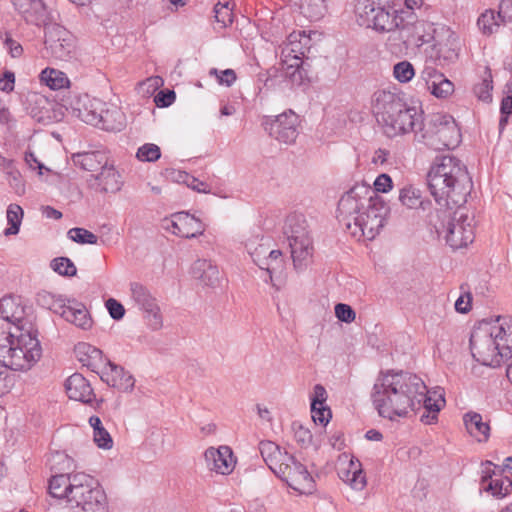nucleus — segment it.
<instances>
[{
    "instance_id": "1",
    "label": "nucleus",
    "mask_w": 512,
    "mask_h": 512,
    "mask_svg": "<svg viewBox=\"0 0 512 512\" xmlns=\"http://www.w3.org/2000/svg\"><path fill=\"white\" fill-rule=\"evenodd\" d=\"M425 392L424 381L406 371H381L374 383L371 398L378 414L394 420L415 410Z\"/></svg>"
},
{
    "instance_id": "2",
    "label": "nucleus",
    "mask_w": 512,
    "mask_h": 512,
    "mask_svg": "<svg viewBox=\"0 0 512 512\" xmlns=\"http://www.w3.org/2000/svg\"><path fill=\"white\" fill-rule=\"evenodd\" d=\"M427 184L440 208H460L467 202L473 183L467 167L450 155L436 157L428 174Z\"/></svg>"
},
{
    "instance_id": "3",
    "label": "nucleus",
    "mask_w": 512,
    "mask_h": 512,
    "mask_svg": "<svg viewBox=\"0 0 512 512\" xmlns=\"http://www.w3.org/2000/svg\"><path fill=\"white\" fill-rule=\"evenodd\" d=\"M373 110L377 121L389 137L416 132L423 126V112L409 106L399 94L380 90L374 94Z\"/></svg>"
},
{
    "instance_id": "4",
    "label": "nucleus",
    "mask_w": 512,
    "mask_h": 512,
    "mask_svg": "<svg viewBox=\"0 0 512 512\" xmlns=\"http://www.w3.org/2000/svg\"><path fill=\"white\" fill-rule=\"evenodd\" d=\"M425 18L417 22L416 29H422L419 36L421 44L433 42L427 52L429 59L436 65L444 67L454 63L459 57L460 43L457 35L445 24L438 23L437 13L429 6L424 7Z\"/></svg>"
},
{
    "instance_id": "5",
    "label": "nucleus",
    "mask_w": 512,
    "mask_h": 512,
    "mask_svg": "<svg viewBox=\"0 0 512 512\" xmlns=\"http://www.w3.org/2000/svg\"><path fill=\"white\" fill-rule=\"evenodd\" d=\"M0 347V360L14 371L30 369L41 357L38 333L32 325L25 330L10 331Z\"/></svg>"
},
{
    "instance_id": "6",
    "label": "nucleus",
    "mask_w": 512,
    "mask_h": 512,
    "mask_svg": "<svg viewBox=\"0 0 512 512\" xmlns=\"http://www.w3.org/2000/svg\"><path fill=\"white\" fill-rule=\"evenodd\" d=\"M451 208H440L430 214L429 222L433 226L438 237L445 239L446 243L453 249L467 247L474 241V229L472 220L458 211Z\"/></svg>"
},
{
    "instance_id": "7",
    "label": "nucleus",
    "mask_w": 512,
    "mask_h": 512,
    "mask_svg": "<svg viewBox=\"0 0 512 512\" xmlns=\"http://www.w3.org/2000/svg\"><path fill=\"white\" fill-rule=\"evenodd\" d=\"M460 138V130L455 120L449 115H433L416 132V141L435 151L453 149L460 143Z\"/></svg>"
},
{
    "instance_id": "8",
    "label": "nucleus",
    "mask_w": 512,
    "mask_h": 512,
    "mask_svg": "<svg viewBox=\"0 0 512 512\" xmlns=\"http://www.w3.org/2000/svg\"><path fill=\"white\" fill-rule=\"evenodd\" d=\"M283 229L291 249L293 265L301 271L307 266L313 250L305 216L300 213L289 214Z\"/></svg>"
},
{
    "instance_id": "9",
    "label": "nucleus",
    "mask_w": 512,
    "mask_h": 512,
    "mask_svg": "<svg viewBox=\"0 0 512 512\" xmlns=\"http://www.w3.org/2000/svg\"><path fill=\"white\" fill-rule=\"evenodd\" d=\"M377 195L372 187L366 183H356L338 201L337 219L346 230L351 229L356 221L362 219L366 208Z\"/></svg>"
},
{
    "instance_id": "10",
    "label": "nucleus",
    "mask_w": 512,
    "mask_h": 512,
    "mask_svg": "<svg viewBox=\"0 0 512 512\" xmlns=\"http://www.w3.org/2000/svg\"><path fill=\"white\" fill-rule=\"evenodd\" d=\"M497 339L490 324L483 323L475 327L470 335V350L473 358L485 366L495 367L504 360Z\"/></svg>"
},
{
    "instance_id": "11",
    "label": "nucleus",
    "mask_w": 512,
    "mask_h": 512,
    "mask_svg": "<svg viewBox=\"0 0 512 512\" xmlns=\"http://www.w3.org/2000/svg\"><path fill=\"white\" fill-rule=\"evenodd\" d=\"M396 13L397 10L390 12L380 6L378 0H357L355 4L358 24L380 32H389L398 27Z\"/></svg>"
},
{
    "instance_id": "12",
    "label": "nucleus",
    "mask_w": 512,
    "mask_h": 512,
    "mask_svg": "<svg viewBox=\"0 0 512 512\" xmlns=\"http://www.w3.org/2000/svg\"><path fill=\"white\" fill-rule=\"evenodd\" d=\"M389 207L385 201L377 195L366 208L362 219L356 221L348 232L358 240H373L380 233L385 225Z\"/></svg>"
},
{
    "instance_id": "13",
    "label": "nucleus",
    "mask_w": 512,
    "mask_h": 512,
    "mask_svg": "<svg viewBox=\"0 0 512 512\" xmlns=\"http://www.w3.org/2000/svg\"><path fill=\"white\" fill-rule=\"evenodd\" d=\"M307 40L305 35L301 32H293L284 43L281 50V63L284 70V75L288 78L292 85H301L306 76L303 68V57L305 50L301 45L300 38Z\"/></svg>"
},
{
    "instance_id": "14",
    "label": "nucleus",
    "mask_w": 512,
    "mask_h": 512,
    "mask_svg": "<svg viewBox=\"0 0 512 512\" xmlns=\"http://www.w3.org/2000/svg\"><path fill=\"white\" fill-rule=\"evenodd\" d=\"M80 485L74 490L71 507L81 508L84 512H106L108 500L105 491L97 481L87 475V479L81 480Z\"/></svg>"
},
{
    "instance_id": "15",
    "label": "nucleus",
    "mask_w": 512,
    "mask_h": 512,
    "mask_svg": "<svg viewBox=\"0 0 512 512\" xmlns=\"http://www.w3.org/2000/svg\"><path fill=\"white\" fill-rule=\"evenodd\" d=\"M45 48L57 60L69 61L76 53L75 37L63 26L49 25L45 32Z\"/></svg>"
},
{
    "instance_id": "16",
    "label": "nucleus",
    "mask_w": 512,
    "mask_h": 512,
    "mask_svg": "<svg viewBox=\"0 0 512 512\" xmlns=\"http://www.w3.org/2000/svg\"><path fill=\"white\" fill-rule=\"evenodd\" d=\"M262 126L270 137L284 144L294 143L299 134V118L292 110L285 111L275 117L265 116Z\"/></svg>"
},
{
    "instance_id": "17",
    "label": "nucleus",
    "mask_w": 512,
    "mask_h": 512,
    "mask_svg": "<svg viewBox=\"0 0 512 512\" xmlns=\"http://www.w3.org/2000/svg\"><path fill=\"white\" fill-rule=\"evenodd\" d=\"M275 475L300 494H312L315 482L307 468L292 455L290 462L283 461Z\"/></svg>"
},
{
    "instance_id": "18",
    "label": "nucleus",
    "mask_w": 512,
    "mask_h": 512,
    "mask_svg": "<svg viewBox=\"0 0 512 512\" xmlns=\"http://www.w3.org/2000/svg\"><path fill=\"white\" fill-rule=\"evenodd\" d=\"M131 299L135 305L144 313V318L152 330H158L163 325L160 308L156 298L150 290L138 282L130 284Z\"/></svg>"
},
{
    "instance_id": "19",
    "label": "nucleus",
    "mask_w": 512,
    "mask_h": 512,
    "mask_svg": "<svg viewBox=\"0 0 512 512\" xmlns=\"http://www.w3.org/2000/svg\"><path fill=\"white\" fill-rule=\"evenodd\" d=\"M246 249L254 263L268 273L269 281L272 282V274L283 268L282 252L280 250L268 251V247L264 244L254 247V243L251 241L246 243Z\"/></svg>"
},
{
    "instance_id": "20",
    "label": "nucleus",
    "mask_w": 512,
    "mask_h": 512,
    "mask_svg": "<svg viewBox=\"0 0 512 512\" xmlns=\"http://www.w3.org/2000/svg\"><path fill=\"white\" fill-rule=\"evenodd\" d=\"M104 106H106L105 102L84 94L76 97L71 102V111L73 116L87 124L95 126V124H98L100 113H103Z\"/></svg>"
},
{
    "instance_id": "21",
    "label": "nucleus",
    "mask_w": 512,
    "mask_h": 512,
    "mask_svg": "<svg viewBox=\"0 0 512 512\" xmlns=\"http://www.w3.org/2000/svg\"><path fill=\"white\" fill-rule=\"evenodd\" d=\"M166 229L174 235L190 239L202 235L205 225L200 219L183 211L172 215Z\"/></svg>"
},
{
    "instance_id": "22",
    "label": "nucleus",
    "mask_w": 512,
    "mask_h": 512,
    "mask_svg": "<svg viewBox=\"0 0 512 512\" xmlns=\"http://www.w3.org/2000/svg\"><path fill=\"white\" fill-rule=\"evenodd\" d=\"M25 307L14 297H4L0 300V318L14 331L25 330L29 323L25 318Z\"/></svg>"
},
{
    "instance_id": "23",
    "label": "nucleus",
    "mask_w": 512,
    "mask_h": 512,
    "mask_svg": "<svg viewBox=\"0 0 512 512\" xmlns=\"http://www.w3.org/2000/svg\"><path fill=\"white\" fill-rule=\"evenodd\" d=\"M11 2L27 23L47 26L51 21L50 13L42 0H11Z\"/></svg>"
},
{
    "instance_id": "24",
    "label": "nucleus",
    "mask_w": 512,
    "mask_h": 512,
    "mask_svg": "<svg viewBox=\"0 0 512 512\" xmlns=\"http://www.w3.org/2000/svg\"><path fill=\"white\" fill-rule=\"evenodd\" d=\"M85 479H87V474L85 473L54 475L49 481V493L52 497L65 499L70 504L72 498H74L73 492L76 485L78 487L80 481Z\"/></svg>"
},
{
    "instance_id": "25",
    "label": "nucleus",
    "mask_w": 512,
    "mask_h": 512,
    "mask_svg": "<svg viewBox=\"0 0 512 512\" xmlns=\"http://www.w3.org/2000/svg\"><path fill=\"white\" fill-rule=\"evenodd\" d=\"M206 466L221 475L230 474L235 467L233 452L229 446L210 447L204 452Z\"/></svg>"
},
{
    "instance_id": "26",
    "label": "nucleus",
    "mask_w": 512,
    "mask_h": 512,
    "mask_svg": "<svg viewBox=\"0 0 512 512\" xmlns=\"http://www.w3.org/2000/svg\"><path fill=\"white\" fill-rule=\"evenodd\" d=\"M101 379L121 392H131L135 386L134 377L123 367L110 361L102 370Z\"/></svg>"
},
{
    "instance_id": "27",
    "label": "nucleus",
    "mask_w": 512,
    "mask_h": 512,
    "mask_svg": "<svg viewBox=\"0 0 512 512\" xmlns=\"http://www.w3.org/2000/svg\"><path fill=\"white\" fill-rule=\"evenodd\" d=\"M421 79L425 81L426 88L431 94L437 98H447L454 91V84L432 66H425L421 72Z\"/></svg>"
},
{
    "instance_id": "28",
    "label": "nucleus",
    "mask_w": 512,
    "mask_h": 512,
    "mask_svg": "<svg viewBox=\"0 0 512 512\" xmlns=\"http://www.w3.org/2000/svg\"><path fill=\"white\" fill-rule=\"evenodd\" d=\"M66 393L70 399L86 404L96 401V396L89 381L81 374H72L65 383Z\"/></svg>"
},
{
    "instance_id": "29",
    "label": "nucleus",
    "mask_w": 512,
    "mask_h": 512,
    "mask_svg": "<svg viewBox=\"0 0 512 512\" xmlns=\"http://www.w3.org/2000/svg\"><path fill=\"white\" fill-rule=\"evenodd\" d=\"M60 316L83 330L92 327L93 321L86 306L75 299H67Z\"/></svg>"
},
{
    "instance_id": "30",
    "label": "nucleus",
    "mask_w": 512,
    "mask_h": 512,
    "mask_svg": "<svg viewBox=\"0 0 512 512\" xmlns=\"http://www.w3.org/2000/svg\"><path fill=\"white\" fill-rule=\"evenodd\" d=\"M491 326L494 337L497 339L496 345L499 347L502 357H508L512 353V318L498 316L495 324Z\"/></svg>"
},
{
    "instance_id": "31",
    "label": "nucleus",
    "mask_w": 512,
    "mask_h": 512,
    "mask_svg": "<svg viewBox=\"0 0 512 512\" xmlns=\"http://www.w3.org/2000/svg\"><path fill=\"white\" fill-rule=\"evenodd\" d=\"M259 451L264 462L274 474L282 465L283 461L290 462L292 460V454L282 450L279 445L269 440L259 443Z\"/></svg>"
},
{
    "instance_id": "32",
    "label": "nucleus",
    "mask_w": 512,
    "mask_h": 512,
    "mask_svg": "<svg viewBox=\"0 0 512 512\" xmlns=\"http://www.w3.org/2000/svg\"><path fill=\"white\" fill-rule=\"evenodd\" d=\"M259 451L264 462L274 474L282 465L283 461L290 462L292 460V454L282 450L279 445L269 440L259 443Z\"/></svg>"
},
{
    "instance_id": "33",
    "label": "nucleus",
    "mask_w": 512,
    "mask_h": 512,
    "mask_svg": "<svg viewBox=\"0 0 512 512\" xmlns=\"http://www.w3.org/2000/svg\"><path fill=\"white\" fill-rule=\"evenodd\" d=\"M259 451L264 462L274 474L282 465L283 461L290 462L292 460V454L282 450L279 445L269 440L259 443Z\"/></svg>"
},
{
    "instance_id": "34",
    "label": "nucleus",
    "mask_w": 512,
    "mask_h": 512,
    "mask_svg": "<svg viewBox=\"0 0 512 512\" xmlns=\"http://www.w3.org/2000/svg\"><path fill=\"white\" fill-rule=\"evenodd\" d=\"M96 188L105 193H116L122 187L120 174L111 164H106L97 174L93 175Z\"/></svg>"
},
{
    "instance_id": "35",
    "label": "nucleus",
    "mask_w": 512,
    "mask_h": 512,
    "mask_svg": "<svg viewBox=\"0 0 512 512\" xmlns=\"http://www.w3.org/2000/svg\"><path fill=\"white\" fill-rule=\"evenodd\" d=\"M191 272L194 278L199 279L206 286L215 287L220 282L219 269L210 260H196Z\"/></svg>"
},
{
    "instance_id": "36",
    "label": "nucleus",
    "mask_w": 512,
    "mask_h": 512,
    "mask_svg": "<svg viewBox=\"0 0 512 512\" xmlns=\"http://www.w3.org/2000/svg\"><path fill=\"white\" fill-rule=\"evenodd\" d=\"M72 160L75 166L90 172H98L108 163V157L102 151L76 153Z\"/></svg>"
},
{
    "instance_id": "37",
    "label": "nucleus",
    "mask_w": 512,
    "mask_h": 512,
    "mask_svg": "<svg viewBox=\"0 0 512 512\" xmlns=\"http://www.w3.org/2000/svg\"><path fill=\"white\" fill-rule=\"evenodd\" d=\"M444 403L445 399L441 394L437 398H433L425 385L423 399H419V403L415 406L414 411L424 408L427 414L421 416V421L425 424H431L437 419V413L441 410Z\"/></svg>"
},
{
    "instance_id": "38",
    "label": "nucleus",
    "mask_w": 512,
    "mask_h": 512,
    "mask_svg": "<svg viewBox=\"0 0 512 512\" xmlns=\"http://www.w3.org/2000/svg\"><path fill=\"white\" fill-rule=\"evenodd\" d=\"M468 433L478 442H486L490 436V426L483 422L482 416L476 412H468L463 417Z\"/></svg>"
},
{
    "instance_id": "39",
    "label": "nucleus",
    "mask_w": 512,
    "mask_h": 512,
    "mask_svg": "<svg viewBox=\"0 0 512 512\" xmlns=\"http://www.w3.org/2000/svg\"><path fill=\"white\" fill-rule=\"evenodd\" d=\"M98 119L95 126L106 131H119L124 125L123 113L115 106H104L103 113H100Z\"/></svg>"
},
{
    "instance_id": "40",
    "label": "nucleus",
    "mask_w": 512,
    "mask_h": 512,
    "mask_svg": "<svg viewBox=\"0 0 512 512\" xmlns=\"http://www.w3.org/2000/svg\"><path fill=\"white\" fill-rule=\"evenodd\" d=\"M74 352L79 362L92 371L97 368V364L102 360V351L85 342L78 343Z\"/></svg>"
},
{
    "instance_id": "41",
    "label": "nucleus",
    "mask_w": 512,
    "mask_h": 512,
    "mask_svg": "<svg viewBox=\"0 0 512 512\" xmlns=\"http://www.w3.org/2000/svg\"><path fill=\"white\" fill-rule=\"evenodd\" d=\"M40 80L51 90H60L70 86V80L67 75L54 68H45L40 73Z\"/></svg>"
},
{
    "instance_id": "42",
    "label": "nucleus",
    "mask_w": 512,
    "mask_h": 512,
    "mask_svg": "<svg viewBox=\"0 0 512 512\" xmlns=\"http://www.w3.org/2000/svg\"><path fill=\"white\" fill-rule=\"evenodd\" d=\"M399 201L408 209H424V201L422 200V193L420 189L413 185H406L399 191Z\"/></svg>"
},
{
    "instance_id": "43",
    "label": "nucleus",
    "mask_w": 512,
    "mask_h": 512,
    "mask_svg": "<svg viewBox=\"0 0 512 512\" xmlns=\"http://www.w3.org/2000/svg\"><path fill=\"white\" fill-rule=\"evenodd\" d=\"M66 298H63L61 295H55L48 291H40L36 295V302L42 308L53 311L55 314L60 315L61 310L63 309Z\"/></svg>"
},
{
    "instance_id": "44",
    "label": "nucleus",
    "mask_w": 512,
    "mask_h": 512,
    "mask_svg": "<svg viewBox=\"0 0 512 512\" xmlns=\"http://www.w3.org/2000/svg\"><path fill=\"white\" fill-rule=\"evenodd\" d=\"M512 488V475H502L501 473L484 488L487 492L491 493L496 498H503L509 494Z\"/></svg>"
},
{
    "instance_id": "45",
    "label": "nucleus",
    "mask_w": 512,
    "mask_h": 512,
    "mask_svg": "<svg viewBox=\"0 0 512 512\" xmlns=\"http://www.w3.org/2000/svg\"><path fill=\"white\" fill-rule=\"evenodd\" d=\"M326 9V0H300L301 13L311 21L321 19Z\"/></svg>"
},
{
    "instance_id": "46",
    "label": "nucleus",
    "mask_w": 512,
    "mask_h": 512,
    "mask_svg": "<svg viewBox=\"0 0 512 512\" xmlns=\"http://www.w3.org/2000/svg\"><path fill=\"white\" fill-rule=\"evenodd\" d=\"M23 214V209L18 204H10L8 206L6 218L10 226L4 230L5 236L18 234Z\"/></svg>"
},
{
    "instance_id": "47",
    "label": "nucleus",
    "mask_w": 512,
    "mask_h": 512,
    "mask_svg": "<svg viewBox=\"0 0 512 512\" xmlns=\"http://www.w3.org/2000/svg\"><path fill=\"white\" fill-rule=\"evenodd\" d=\"M501 24L503 23L498 19V14L496 15L493 10H486L477 21L479 29L485 35H491L496 32Z\"/></svg>"
},
{
    "instance_id": "48",
    "label": "nucleus",
    "mask_w": 512,
    "mask_h": 512,
    "mask_svg": "<svg viewBox=\"0 0 512 512\" xmlns=\"http://www.w3.org/2000/svg\"><path fill=\"white\" fill-rule=\"evenodd\" d=\"M341 478L348 482L354 490H362L366 486V477L362 469L357 468L355 463L351 461L350 469L344 472Z\"/></svg>"
},
{
    "instance_id": "49",
    "label": "nucleus",
    "mask_w": 512,
    "mask_h": 512,
    "mask_svg": "<svg viewBox=\"0 0 512 512\" xmlns=\"http://www.w3.org/2000/svg\"><path fill=\"white\" fill-rule=\"evenodd\" d=\"M393 75L400 83H407L415 76V69L409 61H400L394 65Z\"/></svg>"
},
{
    "instance_id": "50",
    "label": "nucleus",
    "mask_w": 512,
    "mask_h": 512,
    "mask_svg": "<svg viewBox=\"0 0 512 512\" xmlns=\"http://www.w3.org/2000/svg\"><path fill=\"white\" fill-rule=\"evenodd\" d=\"M215 21L220 24L221 28H225L233 22L232 8L228 2H218L214 6Z\"/></svg>"
},
{
    "instance_id": "51",
    "label": "nucleus",
    "mask_w": 512,
    "mask_h": 512,
    "mask_svg": "<svg viewBox=\"0 0 512 512\" xmlns=\"http://www.w3.org/2000/svg\"><path fill=\"white\" fill-rule=\"evenodd\" d=\"M67 235L72 241L79 244H97L98 242V236L84 228H71Z\"/></svg>"
},
{
    "instance_id": "52",
    "label": "nucleus",
    "mask_w": 512,
    "mask_h": 512,
    "mask_svg": "<svg viewBox=\"0 0 512 512\" xmlns=\"http://www.w3.org/2000/svg\"><path fill=\"white\" fill-rule=\"evenodd\" d=\"M51 268L62 276H74L77 269L74 263L67 257H57L51 261Z\"/></svg>"
},
{
    "instance_id": "53",
    "label": "nucleus",
    "mask_w": 512,
    "mask_h": 512,
    "mask_svg": "<svg viewBox=\"0 0 512 512\" xmlns=\"http://www.w3.org/2000/svg\"><path fill=\"white\" fill-rule=\"evenodd\" d=\"M161 156L160 148L156 144L146 143L138 148L136 157L143 162H154Z\"/></svg>"
},
{
    "instance_id": "54",
    "label": "nucleus",
    "mask_w": 512,
    "mask_h": 512,
    "mask_svg": "<svg viewBox=\"0 0 512 512\" xmlns=\"http://www.w3.org/2000/svg\"><path fill=\"white\" fill-rule=\"evenodd\" d=\"M10 370V367L0 360V396L8 393L14 386L15 375Z\"/></svg>"
},
{
    "instance_id": "55",
    "label": "nucleus",
    "mask_w": 512,
    "mask_h": 512,
    "mask_svg": "<svg viewBox=\"0 0 512 512\" xmlns=\"http://www.w3.org/2000/svg\"><path fill=\"white\" fill-rule=\"evenodd\" d=\"M492 88L491 75L489 74L486 78L482 79L480 83L474 86L473 91L479 100L489 102L492 99Z\"/></svg>"
},
{
    "instance_id": "56",
    "label": "nucleus",
    "mask_w": 512,
    "mask_h": 512,
    "mask_svg": "<svg viewBox=\"0 0 512 512\" xmlns=\"http://www.w3.org/2000/svg\"><path fill=\"white\" fill-rule=\"evenodd\" d=\"M292 430L294 432V438L303 447H307L312 442V434L308 428H305L299 422L292 423Z\"/></svg>"
},
{
    "instance_id": "57",
    "label": "nucleus",
    "mask_w": 512,
    "mask_h": 512,
    "mask_svg": "<svg viewBox=\"0 0 512 512\" xmlns=\"http://www.w3.org/2000/svg\"><path fill=\"white\" fill-rule=\"evenodd\" d=\"M178 180L183 181L186 183V185L190 188H192L195 191L202 192V193H209L210 189L208 188V185L205 182L199 181L193 176H190L186 172H179V178Z\"/></svg>"
},
{
    "instance_id": "58",
    "label": "nucleus",
    "mask_w": 512,
    "mask_h": 512,
    "mask_svg": "<svg viewBox=\"0 0 512 512\" xmlns=\"http://www.w3.org/2000/svg\"><path fill=\"white\" fill-rule=\"evenodd\" d=\"M311 414L314 423H319L321 425H327L331 419V410L327 406H314L311 407Z\"/></svg>"
},
{
    "instance_id": "59",
    "label": "nucleus",
    "mask_w": 512,
    "mask_h": 512,
    "mask_svg": "<svg viewBox=\"0 0 512 512\" xmlns=\"http://www.w3.org/2000/svg\"><path fill=\"white\" fill-rule=\"evenodd\" d=\"M93 438L99 448L111 449L113 446L112 437L104 427L97 428V431L93 433Z\"/></svg>"
},
{
    "instance_id": "60",
    "label": "nucleus",
    "mask_w": 512,
    "mask_h": 512,
    "mask_svg": "<svg viewBox=\"0 0 512 512\" xmlns=\"http://www.w3.org/2000/svg\"><path fill=\"white\" fill-rule=\"evenodd\" d=\"M501 118L499 121L500 129H504L509 120H512V96H506L501 102Z\"/></svg>"
},
{
    "instance_id": "61",
    "label": "nucleus",
    "mask_w": 512,
    "mask_h": 512,
    "mask_svg": "<svg viewBox=\"0 0 512 512\" xmlns=\"http://www.w3.org/2000/svg\"><path fill=\"white\" fill-rule=\"evenodd\" d=\"M374 186L372 190L375 191V194L378 195L380 193H387L393 188V181L388 174H380L374 181Z\"/></svg>"
},
{
    "instance_id": "62",
    "label": "nucleus",
    "mask_w": 512,
    "mask_h": 512,
    "mask_svg": "<svg viewBox=\"0 0 512 512\" xmlns=\"http://www.w3.org/2000/svg\"><path fill=\"white\" fill-rule=\"evenodd\" d=\"M105 306L109 312V315L114 320H121L125 315V308L124 306L116 299L109 298L105 302Z\"/></svg>"
},
{
    "instance_id": "63",
    "label": "nucleus",
    "mask_w": 512,
    "mask_h": 512,
    "mask_svg": "<svg viewBox=\"0 0 512 512\" xmlns=\"http://www.w3.org/2000/svg\"><path fill=\"white\" fill-rule=\"evenodd\" d=\"M336 317L343 322L350 323L355 319V311L348 304L338 303L335 306Z\"/></svg>"
},
{
    "instance_id": "64",
    "label": "nucleus",
    "mask_w": 512,
    "mask_h": 512,
    "mask_svg": "<svg viewBox=\"0 0 512 512\" xmlns=\"http://www.w3.org/2000/svg\"><path fill=\"white\" fill-rule=\"evenodd\" d=\"M498 19L502 23L512 22V0L500 1Z\"/></svg>"
}]
</instances>
